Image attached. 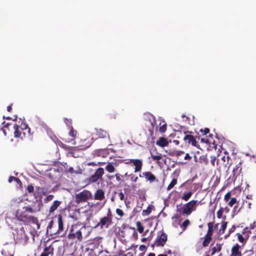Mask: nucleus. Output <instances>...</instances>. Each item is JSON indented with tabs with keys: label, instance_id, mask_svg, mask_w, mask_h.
Listing matches in <instances>:
<instances>
[{
	"label": "nucleus",
	"instance_id": "22",
	"mask_svg": "<svg viewBox=\"0 0 256 256\" xmlns=\"http://www.w3.org/2000/svg\"><path fill=\"white\" fill-rule=\"evenodd\" d=\"M222 244H216V246L212 248L211 255L214 256L216 252H220L222 250Z\"/></svg>",
	"mask_w": 256,
	"mask_h": 256
},
{
	"label": "nucleus",
	"instance_id": "3",
	"mask_svg": "<svg viewBox=\"0 0 256 256\" xmlns=\"http://www.w3.org/2000/svg\"><path fill=\"white\" fill-rule=\"evenodd\" d=\"M92 198V192L88 190H84L82 192L76 194L75 202L78 204L85 202Z\"/></svg>",
	"mask_w": 256,
	"mask_h": 256
},
{
	"label": "nucleus",
	"instance_id": "13",
	"mask_svg": "<svg viewBox=\"0 0 256 256\" xmlns=\"http://www.w3.org/2000/svg\"><path fill=\"white\" fill-rule=\"evenodd\" d=\"M166 240L167 234L164 232H162L160 236H158L156 242V246H163L165 244Z\"/></svg>",
	"mask_w": 256,
	"mask_h": 256
},
{
	"label": "nucleus",
	"instance_id": "38",
	"mask_svg": "<svg viewBox=\"0 0 256 256\" xmlns=\"http://www.w3.org/2000/svg\"><path fill=\"white\" fill-rule=\"evenodd\" d=\"M22 210L24 212H28L30 213H33L34 211L30 206H26L22 208Z\"/></svg>",
	"mask_w": 256,
	"mask_h": 256
},
{
	"label": "nucleus",
	"instance_id": "15",
	"mask_svg": "<svg viewBox=\"0 0 256 256\" xmlns=\"http://www.w3.org/2000/svg\"><path fill=\"white\" fill-rule=\"evenodd\" d=\"M240 248V246L238 244H234L232 248L230 256H242V254Z\"/></svg>",
	"mask_w": 256,
	"mask_h": 256
},
{
	"label": "nucleus",
	"instance_id": "46",
	"mask_svg": "<svg viewBox=\"0 0 256 256\" xmlns=\"http://www.w3.org/2000/svg\"><path fill=\"white\" fill-rule=\"evenodd\" d=\"M224 210L222 208H221L218 212H217V217L218 218H220L222 217V215L223 214Z\"/></svg>",
	"mask_w": 256,
	"mask_h": 256
},
{
	"label": "nucleus",
	"instance_id": "49",
	"mask_svg": "<svg viewBox=\"0 0 256 256\" xmlns=\"http://www.w3.org/2000/svg\"><path fill=\"white\" fill-rule=\"evenodd\" d=\"M26 190L28 192L30 193L33 192L34 188L32 185L30 184L27 186Z\"/></svg>",
	"mask_w": 256,
	"mask_h": 256
},
{
	"label": "nucleus",
	"instance_id": "42",
	"mask_svg": "<svg viewBox=\"0 0 256 256\" xmlns=\"http://www.w3.org/2000/svg\"><path fill=\"white\" fill-rule=\"evenodd\" d=\"M54 198V196L53 194H50L48 196L44 199V202L45 203H48L49 202L52 200Z\"/></svg>",
	"mask_w": 256,
	"mask_h": 256
},
{
	"label": "nucleus",
	"instance_id": "62",
	"mask_svg": "<svg viewBox=\"0 0 256 256\" xmlns=\"http://www.w3.org/2000/svg\"><path fill=\"white\" fill-rule=\"evenodd\" d=\"M12 105H10L7 106V110L10 112L12 110Z\"/></svg>",
	"mask_w": 256,
	"mask_h": 256
},
{
	"label": "nucleus",
	"instance_id": "31",
	"mask_svg": "<svg viewBox=\"0 0 256 256\" xmlns=\"http://www.w3.org/2000/svg\"><path fill=\"white\" fill-rule=\"evenodd\" d=\"M192 191H190L187 193H184L182 196V199L184 201H188L192 196Z\"/></svg>",
	"mask_w": 256,
	"mask_h": 256
},
{
	"label": "nucleus",
	"instance_id": "16",
	"mask_svg": "<svg viewBox=\"0 0 256 256\" xmlns=\"http://www.w3.org/2000/svg\"><path fill=\"white\" fill-rule=\"evenodd\" d=\"M94 198L96 200H102L104 198V192L102 189H98L94 195Z\"/></svg>",
	"mask_w": 256,
	"mask_h": 256
},
{
	"label": "nucleus",
	"instance_id": "10",
	"mask_svg": "<svg viewBox=\"0 0 256 256\" xmlns=\"http://www.w3.org/2000/svg\"><path fill=\"white\" fill-rule=\"evenodd\" d=\"M129 163L132 164V165L135 166V172H140L141 170L142 166V160L140 159H130L129 160Z\"/></svg>",
	"mask_w": 256,
	"mask_h": 256
},
{
	"label": "nucleus",
	"instance_id": "2",
	"mask_svg": "<svg viewBox=\"0 0 256 256\" xmlns=\"http://www.w3.org/2000/svg\"><path fill=\"white\" fill-rule=\"evenodd\" d=\"M198 203L197 200H192L190 202L184 204L183 206L180 208H177L176 212H179L180 214H177L175 218H178L180 214L189 216L193 211L196 210V207Z\"/></svg>",
	"mask_w": 256,
	"mask_h": 256
},
{
	"label": "nucleus",
	"instance_id": "29",
	"mask_svg": "<svg viewBox=\"0 0 256 256\" xmlns=\"http://www.w3.org/2000/svg\"><path fill=\"white\" fill-rule=\"evenodd\" d=\"M68 134L70 136L72 137L71 140H74L76 136L77 131L76 130H74V128L72 126H71L70 128V130L68 132Z\"/></svg>",
	"mask_w": 256,
	"mask_h": 256
},
{
	"label": "nucleus",
	"instance_id": "7",
	"mask_svg": "<svg viewBox=\"0 0 256 256\" xmlns=\"http://www.w3.org/2000/svg\"><path fill=\"white\" fill-rule=\"evenodd\" d=\"M92 138L90 137L81 139L78 143L79 145L77 146L73 147V150H84L89 148L92 144Z\"/></svg>",
	"mask_w": 256,
	"mask_h": 256
},
{
	"label": "nucleus",
	"instance_id": "37",
	"mask_svg": "<svg viewBox=\"0 0 256 256\" xmlns=\"http://www.w3.org/2000/svg\"><path fill=\"white\" fill-rule=\"evenodd\" d=\"M8 181L10 183L12 182V181H15L18 184H22L20 180L18 178L13 176H10L8 178Z\"/></svg>",
	"mask_w": 256,
	"mask_h": 256
},
{
	"label": "nucleus",
	"instance_id": "25",
	"mask_svg": "<svg viewBox=\"0 0 256 256\" xmlns=\"http://www.w3.org/2000/svg\"><path fill=\"white\" fill-rule=\"evenodd\" d=\"M212 240V238L205 236L204 237V240L202 242V246L204 247H206L208 246L210 243V242L211 240Z\"/></svg>",
	"mask_w": 256,
	"mask_h": 256
},
{
	"label": "nucleus",
	"instance_id": "21",
	"mask_svg": "<svg viewBox=\"0 0 256 256\" xmlns=\"http://www.w3.org/2000/svg\"><path fill=\"white\" fill-rule=\"evenodd\" d=\"M126 228L124 227L119 232L120 240L124 243L126 242V237L127 236V233L126 232Z\"/></svg>",
	"mask_w": 256,
	"mask_h": 256
},
{
	"label": "nucleus",
	"instance_id": "57",
	"mask_svg": "<svg viewBox=\"0 0 256 256\" xmlns=\"http://www.w3.org/2000/svg\"><path fill=\"white\" fill-rule=\"evenodd\" d=\"M64 122L66 124H71L72 122V120L71 119H68V118H65Z\"/></svg>",
	"mask_w": 256,
	"mask_h": 256
},
{
	"label": "nucleus",
	"instance_id": "44",
	"mask_svg": "<svg viewBox=\"0 0 256 256\" xmlns=\"http://www.w3.org/2000/svg\"><path fill=\"white\" fill-rule=\"evenodd\" d=\"M137 227L140 233H142L144 232V228L140 222H137Z\"/></svg>",
	"mask_w": 256,
	"mask_h": 256
},
{
	"label": "nucleus",
	"instance_id": "33",
	"mask_svg": "<svg viewBox=\"0 0 256 256\" xmlns=\"http://www.w3.org/2000/svg\"><path fill=\"white\" fill-rule=\"evenodd\" d=\"M190 222L189 220L186 219L184 220L182 224L180 225V227L182 228L184 230H186L187 227L190 224Z\"/></svg>",
	"mask_w": 256,
	"mask_h": 256
},
{
	"label": "nucleus",
	"instance_id": "40",
	"mask_svg": "<svg viewBox=\"0 0 256 256\" xmlns=\"http://www.w3.org/2000/svg\"><path fill=\"white\" fill-rule=\"evenodd\" d=\"M227 160V161L228 162V160H229V157L228 156H224L222 158H221V160L222 161V164L225 166H226V165L228 164V162L227 163H226V160Z\"/></svg>",
	"mask_w": 256,
	"mask_h": 256
},
{
	"label": "nucleus",
	"instance_id": "1",
	"mask_svg": "<svg viewBox=\"0 0 256 256\" xmlns=\"http://www.w3.org/2000/svg\"><path fill=\"white\" fill-rule=\"evenodd\" d=\"M85 230L86 228L84 226L80 228V226L78 224H72L70 227L67 238L76 242H82V233Z\"/></svg>",
	"mask_w": 256,
	"mask_h": 256
},
{
	"label": "nucleus",
	"instance_id": "8",
	"mask_svg": "<svg viewBox=\"0 0 256 256\" xmlns=\"http://www.w3.org/2000/svg\"><path fill=\"white\" fill-rule=\"evenodd\" d=\"M104 174V170L102 168H98L94 174L90 176L88 178V182L89 184H92L96 182L98 180L101 178L102 175Z\"/></svg>",
	"mask_w": 256,
	"mask_h": 256
},
{
	"label": "nucleus",
	"instance_id": "12",
	"mask_svg": "<svg viewBox=\"0 0 256 256\" xmlns=\"http://www.w3.org/2000/svg\"><path fill=\"white\" fill-rule=\"evenodd\" d=\"M58 229L56 231L54 232V235H57L61 234L64 231V220L61 214L58 216Z\"/></svg>",
	"mask_w": 256,
	"mask_h": 256
},
{
	"label": "nucleus",
	"instance_id": "30",
	"mask_svg": "<svg viewBox=\"0 0 256 256\" xmlns=\"http://www.w3.org/2000/svg\"><path fill=\"white\" fill-rule=\"evenodd\" d=\"M242 234L244 236L246 239H248L250 236V234H251V232L250 230V228L248 227L245 228L242 232Z\"/></svg>",
	"mask_w": 256,
	"mask_h": 256
},
{
	"label": "nucleus",
	"instance_id": "27",
	"mask_svg": "<svg viewBox=\"0 0 256 256\" xmlns=\"http://www.w3.org/2000/svg\"><path fill=\"white\" fill-rule=\"evenodd\" d=\"M177 182H178L177 178H174L171 181V182L170 183V184L168 185V186L166 188V190H170L171 189H172L177 184Z\"/></svg>",
	"mask_w": 256,
	"mask_h": 256
},
{
	"label": "nucleus",
	"instance_id": "41",
	"mask_svg": "<svg viewBox=\"0 0 256 256\" xmlns=\"http://www.w3.org/2000/svg\"><path fill=\"white\" fill-rule=\"evenodd\" d=\"M235 230H236V226L234 225L229 230L228 234L224 236V238L226 239L227 238H228L230 236V235Z\"/></svg>",
	"mask_w": 256,
	"mask_h": 256
},
{
	"label": "nucleus",
	"instance_id": "54",
	"mask_svg": "<svg viewBox=\"0 0 256 256\" xmlns=\"http://www.w3.org/2000/svg\"><path fill=\"white\" fill-rule=\"evenodd\" d=\"M176 155L178 156H180L184 153V152L182 150H178L176 151Z\"/></svg>",
	"mask_w": 256,
	"mask_h": 256
},
{
	"label": "nucleus",
	"instance_id": "11",
	"mask_svg": "<svg viewBox=\"0 0 256 256\" xmlns=\"http://www.w3.org/2000/svg\"><path fill=\"white\" fill-rule=\"evenodd\" d=\"M54 247L52 244L48 246H46L43 250V252L40 254V256H54Z\"/></svg>",
	"mask_w": 256,
	"mask_h": 256
},
{
	"label": "nucleus",
	"instance_id": "5",
	"mask_svg": "<svg viewBox=\"0 0 256 256\" xmlns=\"http://www.w3.org/2000/svg\"><path fill=\"white\" fill-rule=\"evenodd\" d=\"M112 212L109 209L107 216L102 218L100 222L96 224V227L100 226L101 228H108L112 223Z\"/></svg>",
	"mask_w": 256,
	"mask_h": 256
},
{
	"label": "nucleus",
	"instance_id": "43",
	"mask_svg": "<svg viewBox=\"0 0 256 256\" xmlns=\"http://www.w3.org/2000/svg\"><path fill=\"white\" fill-rule=\"evenodd\" d=\"M237 200L236 198H232L230 199V200L228 202V205L232 207L236 203Z\"/></svg>",
	"mask_w": 256,
	"mask_h": 256
},
{
	"label": "nucleus",
	"instance_id": "50",
	"mask_svg": "<svg viewBox=\"0 0 256 256\" xmlns=\"http://www.w3.org/2000/svg\"><path fill=\"white\" fill-rule=\"evenodd\" d=\"M116 213L118 215L120 216H122L124 214L123 211L120 208H116Z\"/></svg>",
	"mask_w": 256,
	"mask_h": 256
},
{
	"label": "nucleus",
	"instance_id": "36",
	"mask_svg": "<svg viewBox=\"0 0 256 256\" xmlns=\"http://www.w3.org/2000/svg\"><path fill=\"white\" fill-rule=\"evenodd\" d=\"M54 225L53 220H51L49 223L47 227V232H48L50 230L51 235H54L53 232H56L55 230H52Z\"/></svg>",
	"mask_w": 256,
	"mask_h": 256
},
{
	"label": "nucleus",
	"instance_id": "59",
	"mask_svg": "<svg viewBox=\"0 0 256 256\" xmlns=\"http://www.w3.org/2000/svg\"><path fill=\"white\" fill-rule=\"evenodd\" d=\"M256 228V222H254L252 224L250 225V229H254Z\"/></svg>",
	"mask_w": 256,
	"mask_h": 256
},
{
	"label": "nucleus",
	"instance_id": "60",
	"mask_svg": "<svg viewBox=\"0 0 256 256\" xmlns=\"http://www.w3.org/2000/svg\"><path fill=\"white\" fill-rule=\"evenodd\" d=\"M245 202L248 204V208L250 209L251 208V202H248L247 200H246Z\"/></svg>",
	"mask_w": 256,
	"mask_h": 256
},
{
	"label": "nucleus",
	"instance_id": "20",
	"mask_svg": "<svg viewBox=\"0 0 256 256\" xmlns=\"http://www.w3.org/2000/svg\"><path fill=\"white\" fill-rule=\"evenodd\" d=\"M30 223L36 224L37 229L38 230L40 228V224L38 222V219L37 218L32 216H29L28 220V224Z\"/></svg>",
	"mask_w": 256,
	"mask_h": 256
},
{
	"label": "nucleus",
	"instance_id": "48",
	"mask_svg": "<svg viewBox=\"0 0 256 256\" xmlns=\"http://www.w3.org/2000/svg\"><path fill=\"white\" fill-rule=\"evenodd\" d=\"M230 196H231V194H230V192H227L224 196V200L226 201V202H228V200H230Z\"/></svg>",
	"mask_w": 256,
	"mask_h": 256
},
{
	"label": "nucleus",
	"instance_id": "14",
	"mask_svg": "<svg viewBox=\"0 0 256 256\" xmlns=\"http://www.w3.org/2000/svg\"><path fill=\"white\" fill-rule=\"evenodd\" d=\"M16 217L18 219L24 222L25 224H28V220L29 216H28L26 214V212H24V210H22L20 212L18 211L16 212Z\"/></svg>",
	"mask_w": 256,
	"mask_h": 256
},
{
	"label": "nucleus",
	"instance_id": "28",
	"mask_svg": "<svg viewBox=\"0 0 256 256\" xmlns=\"http://www.w3.org/2000/svg\"><path fill=\"white\" fill-rule=\"evenodd\" d=\"M227 224H228L227 222H222L221 228L219 230V232H218L220 234H222L224 233V232L226 228Z\"/></svg>",
	"mask_w": 256,
	"mask_h": 256
},
{
	"label": "nucleus",
	"instance_id": "64",
	"mask_svg": "<svg viewBox=\"0 0 256 256\" xmlns=\"http://www.w3.org/2000/svg\"><path fill=\"white\" fill-rule=\"evenodd\" d=\"M194 162H198V158L196 156V154H194Z\"/></svg>",
	"mask_w": 256,
	"mask_h": 256
},
{
	"label": "nucleus",
	"instance_id": "9",
	"mask_svg": "<svg viewBox=\"0 0 256 256\" xmlns=\"http://www.w3.org/2000/svg\"><path fill=\"white\" fill-rule=\"evenodd\" d=\"M96 135L98 138L104 139L106 144L110 142V137L106 130L101 128L96 129Z\"/></svg>",
	"mask_w": 256,
	"mask_h": 256
},
{
	"label": "nucleus",
	"instance_id": "53",
	"mask_svg": "<svg viewBox=\"0 0 256 256\" xmlns=\"http://www.w3.org/2000/svg\"><path fill=\"white\" fill-rule=\"evenodd\" d=\"M216 160V158L214 156H212L210 157V163L212 164L214 166V162Z\"/></svg>",
	"mask_w": 256,
	"mask_h": 256
},
{
	"label": "nucleus",
	"instance_id": "51",
	"mask_svg": "<svg viewBox=\"0 0 256 256\" xmlns=\"http://www.w3.org/2000/svg\"><path fill=\"white\" fill-rule=\"evenodd\" d=\"M143 214L148 215L151 212V209L148 207L146 210H144L142 212Z\"/></svg>",
	"mask_w": 256,
	"mask_h": 256
},
{
	"label": "nucleus",
	"instance_id": "24",
	"mask_svg": "<svg viewBox=\"0 0 256 256\" xmlns=\"http://www.w3.org/2000/svg\"><path fill=\"white\" fill-rule=\"evenodd\" d=\"M242 164L239 162L237 164L233 169V173L234 175H238L242 171Z\"/></svg>",
	"mask_w": 256,
	"mask_h": 256
},
{
	"label": "nucleus",
	"instance_id": "55",
	"mask_svg": "<svg viewBox=\"0 0 256 256\" xmlns=\"http://www.w3.org/2000/svg\"><path fill=\"white\" fill-rule=\"evenodd\" d=\"M130 176H131L130 180L134 182L137 181V180L138 179V176H132V175H130Z\"/></svg>",
	"mask_w": 256,
	"mask_h": 256
},
{
	"label": "nucleus",
	"instance_id": "58",
	"mask_svg": "<svg viewBox=\"0 0 256 256\" xmlns=\"http://www.w3.org/2000/svg\"><path fill=\"white\" fill-rule=\"evenodd\" d=\"M191 158H192V157L190 156V154L188 153L186 154L184 159L186 160H190Z\"/></svg>",
	"mask_w": 256,
	"mask_h": 256
},
{
	"label": "nucleus",
	"instance_id": "61",
	"mask_svg": "<svg viewBox=\"0 0 256 256\" xmlns=\"http://www.w3.org/2000/svg\"><path fill=\"white\" fill-rule=\"evenodd\" d=\"M70 154L74 158L78 157V156H74V152L73 151H71L70 152Z\"/></svg>",
	"mask_w": 256,
	"mask_h": 256
},
{
	"label": "nucleus",
	"instance_id": "26",
	"mask_svg": "<svg viewBox=\"0 0 256 256\" xmlns=\"http://www.w3.org/2000/svg\"><path fill=\"white\" fill-rule=\"evenodd\" d=\"M20 232L21 237L20 238V239L24 240V242H28L29 238L28 236L25 234L24 228L20 229Z\"/></svg>",
	"mask_w": 256,
	"mask_h": 256
},
{
	"label": "nucleus",
	"instance_id": "56",
	"mask_svg": "<svg viewBox=\"0 0 256 256\" xmlns=\"http://www.w3.org/2000/svg\"><path fill=\"white\" fill-rule=\"evenodd\" d=\"M252 252L253 253H256V242L254 244L252 247Z\"/></svg>",
	"mask_w": 256,
	"mask_h": 256
},
{
	"label": "nucleus",
	"instance_id": "34",
	"mask_svg": "<svg viewBox=\"0 0 256 256\" xmlns=\"http://www.w3.org/2000/svg\"><path fill=\"white\" fill-rule=\"evenodd\" d=\"M150 156L154 160H159L162 158L161 154L159 153H157V154H154L152 152H150Z\"/></svg>",
	"mask_w": 256,
	"mask_h": 256
},
{
	"label": "nucleus",
	"instance_id": "39",
	"mask_svg": "<svg viewBox=\"0 0 256 256\" xmlns=\"http://www.w3.org/2000/svg\"><path fill=\"white\" fill-rule=\"evenodd\" d=\"M237 236L238 240L240 242L242 243H244L246 242V239L244 236H243L242 234L239 233L237 234Z\"/></svg>",
	"mask_w": 256,
	"mask_h": 256
},
{
	"label": "nucleus",
	"instance_id": "52",
	"mask_svg": "<svg viewBox=\"0 0 256 256\" xmlns=\"http://www.w3.org/2000/svg\"><path fill=\"white\" fill-rule=\"evenodd\" d=\"M200 131L201 132H204V135H206V134H208L210 132V130L208 128H205L204 130H202V129H201V130H200Z\"/></svg>",
	"mask_w": 256,
	"mask_h": 256
},
{
	"label": "nucleus",
	"instance_id": "35",
	"mask_svg": "<svg viewBox=\"0 0 256 256\" xmlns=\"http://www.w3.org/2000/svg\"><path fill=\"white\" fill-rule=\"evenodd\" d=\"M106 170L108 172H113L114 171V167L111 163L108 162L106 166Z\"/></svg>",
	"mask_w": 256,
	"mask_h": 256
},
{
	"label": "nucleus",
	"instance_id": "19",
	"mask_svg": "<svg viewBox=\"0 0 256 256\" xmlns=\"http://www.w3.org/2000/svg\"><path fill=\"white\" fill-rule=\"evenodd\" d=\"M142 175L150 182H153L156 180V176L150 172H144L142 173Z\"/></svg>",
	"mask_w": 256,
	"mask_h": 256
},
{
	"label": "nucleus",
	"instance_id": "32",
	"mask_svg": "<svg viewBox=\"0 0 256 256\" xmlns=\"http://www.w3.org/2000/svg\"><path fill=\"white\" fill-rule=\"evenodd\" d=\"M199 162L204 164H207L208 162L207 156L206 155L201 156L199 158Z\"/></svg>",
	"mask_w": 256,
	"mask_h": 256
},
{
	"label": "nucleus",
	"instance_id": "45",
	"mask_svg": "<svg viewBox=\"0 0 256 256\" xmlns=\"http://www.w3.org/2000/svg\"><path fill=\"white\" fill-rule=\"evenodd\" d=\"M116 194L118 195V196L120 200H123L124 199V194L122 192V190H118V192H116Z\"/></svg>",
	"mask_w": 256,
	"mask_h": 256
},
{
	"label": "nucleus",
	"instance_id": "6",
	"mask_svg": "<svg viewBox=\"0 0 256 256\" xmlns=\"http://www.w3.org/2000/svg\"><path fill=\"white\" fill-rule=\"evenodd\" d=\"M24 126H19L18 124H16L14 126V136L16 138H21L22 139L23 137L26 136V132H22L23 130H26L28 132H30V128L28 126V125L24 124Z\"/></svg>",
	"mask_w": 256,
	"mask_h": 256
},
{
	"label": "nucleus",
	"instance_id": "4",
	"mask_svg": "<svg viewBox=\"0 0 256 256\" xmlns=\"http://www.w3.org/2000/svg\"><path fill=\"white\" fill-rule=\"evenodd\" d=\"M192 132H184V140L186 143H188V144H191L192 146L198 148L200 146L198 144V142L196 141V138L200 139V136H194L192 134Z\"/></svg>",
	"mask_w": 256,
	"mask_h": 256
},
{
	"label": "nucleus",
	"instance_id": "17",
	"mask_svg": "<svg viewBox=\"0 0 256 256\" xmlns=\"http://www.w3.org/2000/svg\"><path fill=\"white\" fill-rule=\"evenodd\" d=\"M156 144L164 148L168 144V142L166 138L164 137H160L156 142Z\"/></svg>",
	"mask_w": 256,
	"mask_h": 256
},
{
	"label": "nucleus",
	"instance_id": "47",
	"mask_svg": "<svg viewBox=\"0 0 256 256\" xmlns=\"http://www.w3.org/2000/svg\"><path fill=\"white\" fill-rule=\"evenodd\" d=\"M166 124H163L160 127V131L162 133L164 132L166 130Z\"/></svg>",
	"mask_w": 256,
	"mask_h": 256
},
{
	"label": "nucleus",
	"instance_id": "63",
	"mask_svg": "<svg viewBox=\"0 0 256 256\" xmlns=\"http://www.w3.org/2000/svg\"><path fill=\"white\" fill-rule=\"evenodd\" d=\"M173 142L176 145H178L180 144L179 141L178 140H174Z\"/></svg>",
	"mask_w": 256,
	"mask_h": 256
},
{
	"label": "nucleus",
	"instance_id": "18",
	"mask_svg": "<svg viewBox=\"0 0 256 256\" xmlns=\"http://www.w3.org/2000/svg\"><path fill=\"white\" fill-rule=\"evenodd\" d=\"M61 204L62 202L60 200H54L49 208V212L50 214L53 213Z\"/></svg>",
	"mask_w": 256,
	"mask_h": 256
},
{
	"label": "nucleus",
	"instance_id": "23",
	"mask_svg": "<svg viewBox=\"0 0 256 256\" xmlns=\"http://www.w3.org/2000/svg\"><path fill=\"white\" fill-rule=\"evenodd\" d=\"M208 230L205 236H208L212 238V234H213V226L214 224L212 222H210L208 224Z\"/></svg>",
	"mask_w": 256,
	"mask_h": 256
}]
</instances>
